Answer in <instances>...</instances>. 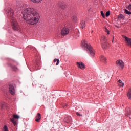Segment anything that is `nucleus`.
Segmentation results:
<instances>
[{
  "label": "nucleus",
  "instance_id": "nucleus-1",
  "mask_svg": "<svg viewBox=\"0 0 131 131\" xmlns=\"http://www.w3.org/2000/svg\"><path fill=\"white\" fill-rule=\"evenodd\" d=\"M23 17L28 24L30 25H36L39 21L40 16L37 11L34 8H28L22 12Z\"/></svg>",
  "mask_w": 131,
  "mask_h": 131
},
{
  "label": "nucleus",
  "instance_id": "nucleus-2",
  "mask_svg": "<svg viewBox=\"0 0 131 131\" xmlns=\"http://www.w3.org/2000/svg\"><path fill=\"white\" fill-rule=\"evenodd\" d=\"M8 15L9 17H11V23L13 30H14V31H19L20 30V26H19L18 22H17L16 19L14 17H13V16H14V10H9Z\"/></svg>",
  "mask_w": 131,
  "mask_h": 131
},
{
  "label": "nucleus",
  "instance_id": "nucleus-3",
  "mask_svg": "<svg viewBox=\"0 0 131 131\" xmlns=\"http://www.w3.org/2000/svg\"><path fill=\"white\" fill-rule=\"evenodd\" d=\"M81 46L83 48H86L88 50L87 51H89V53L92 57H94V56H95V51L94 49H93V48L91 47L90 44H88V42H86L85 40H83L81 41Z\"/></svg>",
  "mask_w": 131,
  "mask_h": 131
},
{
  "label": "nucleus",
  "instance_id": "nucleus-4",
  "mask_svg": "<svg viewBox=\"0 0 131 131\" xmlns=\"http://www.w3.org/2000/svg\"><path fill=\"white\" fill-rule=\"evenodd\" d=\"M20 118V116L18 115H13V118H10V121L13 123L14 125H17V123L16 119H19Z\"/></svg>",
  "mask_w": 131,
  "mask_h": 131
},
{
  "label": "nucleus",
  "instance_id": "nucleus-5",
  "mask_svg": "<svg viewBox=\"0 0 131 131\" xmlns=\"http://www.w3.org/2000/svg\"><path fill=\"white\" fill-rule=\"evenodd\" d=\"M116 65L118 67H121L122 69H123L124 67V62L122 60H118L116 61Z\"/></svg>",
  "mask_w": 131,
  "mask_h": 131
},
{
  "label": "nucleus",
  "instance_id": "nucleus-6",
  "mask_svg": "<svg viewBox=\"0 0 131 131\" xmlns=\"http://www.w3.org/2000/svg\"><path fill=\"white\" fill-rule=\"evenodd\" d=\"M9 92L10 94L13 95H15V88L14 87V85H13L12 84H9Z\"/></svg>",
  "mask_w": 131,
  "mask_h": 131
},
{
  "label": "nucleus",
  "instance_id": "nucleus-7",
  "mask_svg": "<svg viewBox=\"0 0 131 131\" xmlns=\"http://www.w3.org/2000/svg\"><path fill=\"white\" fill-rule=\"evenodd\" d=\"M61 35H63V36L65 35H67L68 33H69V29L67 28H63L61 30Z\"/></svg>",
  "mask_w": 131,
  "mask_h": 131
},
{
  "label": "nucleus",
  "instance_id": "nucleus-8",
  "mask_svg": "<svg viewBox=\"0 0 131 131\" xmlns=\"http://www.w3.org/2000/svg\"><path fill=\"white\" fill-rule=\"evenodd\" d=\"M77 66L78 68H80V69H81L82 70L85 68V66H84V63H83L82 62H77Z\"/></svg>",
  "mask_w": 131,
  "mask_h": 131
},
{
  "label": "nucleus",
  "instance_id": "nucleus-9",
  "mask_svg": "<svg viewBox=\"0 0 131 131\" xmlns=\"http://www.w3.org/2000/svg\"><path fill=\"white\" fill-rule=\"evenodd\" d=\"M40 119H41V115L40 113H38L36 116L35 121H36V122H39Z\"/></svg>",
  "mask_w": 131,
  "mask_h": 131
},
{
  "label": "nucleus",
  "instance_id": "nucleus-10",
  "mask_svg": "<svg viewBox=\"0 0 131 131\" xmlns=\"http://www.w3.org/2000/svg\"><path fill=\"white\" fill-rule=\"evenodd\" d=\"M100 59L101 62L104 63V64H106V63H107V58H106V57H105V56H101L100 57Z\"/></svg>",
  "mask_w": 131,
  "mask_h": 131
},
{
  "label": "nucleus",
  "instance_id": "nucleus-11",
  "mask_svg": "<svg viewBox=\"0 0 131 131\" xmlns=\"http://www.w3.org/2000/svg\"><path fill=\"white\" fill-rule=\"evenodd\" d=\"M102 47L103 49H107V48L109 47V43L106 42H103Z\"/></svg>",
  "mask_w": 131,
  "mask_h": 131
},
{
  "label": "nucleus",
  "instance_id": "nucleus-12",
  "mask_svg": "<svg viewBox=\"0 0 131 131\" xmlns=\"http://www.w3.org/2000/svg\"><path fill=\"white\" fill-rule=\"evenodd\" d=\"M127 96L129 100H131V89H129L127 93Z\"/></svg>",
  "mask_w": 131,
  "mask_h": 131
},
{
  "label": "nucleus",
  "instance_id": "nucleus-13",
  "mask_svg": "<svg viewBox=\"0 0 131 131\" xmlns=\"http://www.w3.org/2000/svg\"><path fill=\"white\" fill-rule=\"evenodd\" d=\"M126 116H130L131 115V109L129 108L125 114Z\"/></svg>",
  "mask_w": 131,
  "mask_h": 131
},
{
  "label": "nucleus",
  "instance_id": "nucleus-14",
  "mask_svg": "<svg viewBox=\"0 0 131 131\" xmlns=\"http://www.w3.org/2000/svg\"><path fill=\"white\" fill-rule=\"evenodd\" d=\"M10 66H11V67L13 71H17L18 68H17V67H16L15 66H13V65H12V64H11Z\"/></svg>",
  "mask_w": 131,
  "mask_h": 131
},
{
  "label": "nucleus",
  "instance_id": "nucleus-15",
  "mask_svg": "<svg viewBox=\"0 0 131 131\" xmlns=\"http://www.w3.org/2000/svg\"><path fill=\"white\" fill-rule=\"evenodd\" d=\"M16 8L18 11H21L23 9V5H17Z\"/></svg>",
  "mask_w": 131,
  "mask_h": 131
},
{
  "label": "nucleus",
  "instance_id": "nucleus-16",
  "mask_svg": "<svg viewBox=\"0 0 131 131\" xmlns=\"http://www.w3.org/2000/svg\"><path fill=\"white\" fill-rule=\"evenodd\" d=\"M80 27L82 28H84L85 27V23H84V21H82L80 23Z\"/></svg>",
  "mask_w": 131,
  "mask_h": 131
},
{
  "label": "nucleus",
  "instance_id": "nucleus-17",
  "mask_svg": "<svg viewBox=\"0 0 131 131\" xmlns=\"http://www.w3.org/2000/svg\"><path fill=\"white\" fill-rule=\"evenodd\" d=\"M54 62H56V66H58V65H59V63H60V60L59 59H54Z\"/></svg>",
  "mask_w": 131,
  "mask_h": 131
},
{
  "label": "nucleus",
  "instance_id": "nucleus-18",
  "mask_svg": "<svg viewBox=\"0 0 131 131\" xmlns=\"http://www.w3.org/2000/svg\"><path fill=\"white\" fill-rule=\"evenodd\" d=\"M72 19L74 22H76V21H77V17L75 15L73 16Z\"/></svg>",
  "mask_w": 131,
  "mask_h": 131
},
{
  "label": "nucleus",
  "instance_id": "nucleus-19",
  "mask_svg": "<svg viewBox=\"0 0 131 131\" xmlns=\"http://www.w3.org/2000/svg\"><path fill=\"white\" fill-rule=\"evenodd\" d=\"M33 3H35V4H38V3H40V2H41L42 0H31Z\"/></svg>",
  "mask_w": 131,
  "mask_h": 131
},
{
  "label": "nucleus",
  "instance_id": "nucleus-20",
  "mask_svg": "<svg viewBox=\"0 0 131 131\" xmlns=\"http://www.w3.org/2000/svg\"><path fill=\"white\" fill-rule=\"evenodd\" d=\"M60 9H62V10H65L66 9V6L65 5L62 4L60 6Z\"/></svg>",
  "mask_w": 131,
  "mask_h": 131
},
{
  "label": "nucleus",
  "instance_id": "nucleus-21",
  "mask_svg": "<svg viewBox=\"0 0 131 131\" xmlns=\"http://www.w3.org/2000/svg\"><path fill=\"white\" fill-rule=\"evenodd\" d=\"M125 13L126 14H127V15H131V12L128 11V10H127V9H125Z\"/></svg>",
  "mask_w": 131,
  "mask_h": 131
},
{
  "label": "nucleus",
  "instance_id": "nucleus-22",
  "mask_svg": "<svg viewBox=\"0 0 131 131\" xmlns=\"http://www.w3.org/2000/svg\"><path fill=\"white\" fill-rule=\"evenodd\" d=\"M119 19H124V16L123 14H120L118 15Z\"/></svg>",
  "mask_w": 131,
  "mask_h": 131
},
{
  "label": "nucleus",
  "instance_id": "nucleus-23",
  "mask_svg": "<svg viewBox=\"0 0 131 131\" xmlns=\"http://www.w3.org/2000/svg\"><path fill=\"white\" fill-rule=\"evenodd\" d=\"M101 40H103V41L104 42H106V37H105L104 36H103L101 37Z\"/></svg>",
  "mask_w": 131,
  "mask_h": 131
},
{
  "label": "nucleus",
  "instance_id": "nucleus-24",
  "mask_svg": "<svg viewBox=\"0 0 131 131\" xmlns=\"http://www.w3.org/2000/svg\"><path fill=\"white\" fill-rule=\"evenodd\" d=\"M104 31H105V32L107 33V34H110V31H109V30H108V29H106V28H104Z\"/></svg>",
  "mask_w": 131,
  "mask_h": 131
},
{
  "label": "nucleus",
  "instance_id": "nucleus-25",
  "mask_svg": "<svg viewBox=\"0 0 131 131\" xmlns=\"http://www.w3.org/2000/svg\"><path fill=\"white\" fill-rule=\"evenodd\" d=\"M106 17H109L110 16V11H107L105 14Z\"/></svg>",
  "mask_w": 131,
  "mask_h": 131
},
{
  "label": "nucleus",
  "instance_id": "nucleus-26",
  "mask_svg": "<svg viewBox=\"0 0 131 131\" xmlns=\"http://www.w3.org/2000/svg\"><path fill=\"white\" fill-rule=\"evenodd\" d=\"M4 131H9V130L8 129V126H7L6 125H5L4 127Z\"/></svg>",
  "mask_w": 131,
  "mask_h": 131
},
{
  "label": "nucleus",
  "instance_id": "nucleus-27",
  "mask_svg": "<svg viewBox=\"0 0 131 131\" xmlns=\"http://www.w3.org/2000/svg\"><path fill=\"white\" fill-rule=\"evenodd\" d=\"M100 13L102 17H103V18H105V14H104V12L103 11H101Z\"/></svg>",
  "mask_w": 131,
  "mask_h": 131
},
{
  "label": "nucleus",
  "instance_id": "nucleus-28",
  "mask_svg": "<svg viewBox=\"0 0 131 131\" xmlns=\"http://www.w3.org/2000/svg\"><path fill=\"white\" fill-rule=\"evenodd\" d=\"M76 115H77V116H82V115L81 114H80L78 112L76 113Z\"/></svg>",
  "mask_w": 131,
  "mask_h": 131
},
{
  "label": "nucleus",
  "instance_id": "nucleus-29",
  "mask_svg": "<svg viewBox=\"0 0 131 131\" xmlns=\"http://www.w3.org/2000/svg\"><path fill=\"white\" fill-rule=\"evenodd\" d=\"M121 84H119L118 85H119L120 86H122V88H123V86H124V83H121Z\"/></svg>",
  "mask_w": 131,
  "mask_h": 131
},
{
  "label": "nucleus",
  "instance_id": "nucleus-30",
  "mask_svg": "<svg viewBox=\"0 0 131 131\" xmlns=\"http://www.w3.org/2000/svg\"><path fill=\"white\" fill-rule=\"evenodd\" d=\"M128 10H131V4L127 7Z\"/></svg>",
  "mask_w": 131,
  "mask_h": 131
},
{
  "label": "nucleus",
  "instance_id": "nucleus-31",
  "mask_svg": "<svg viewBox=\"0 0 131 131\" xmlns=\"http://www.w3.org/2000/svg\"><path fill=\"white\" fill-rule=\"evenodd\" d=\"M6 107V104H3L1 106L2 109H4Z\"/></svg>",
  "mask_w": 131,
  "mask_h": 131
},
{
  "label": "nucleus",
  "instance_id": "nucleus-32",
  "mask_svg": "<svg viewBox=\"0 0 131 131\" xmlns=\"http://www.w3.org/2000/svg\"><path fill=\"white\" fill-rule=\"evenodd\" d=\"M118 82H119V83H122V81H121V80H118Z\"/></svg>",
  "mask_w": 131,
  "mask_h": 131
},
{
  "label": "nucleus",
  "instance_id": "nucleus-33",
  "mask_svg": "<svg viewBox=\"0 0 131 131\" xmlns=\"http://www.w3.org/2000/svg\"><path fill=\"white\" fill-rule=\"evenodd\" d=\"M63 107L64 108H66L67 107V104H66V105H63Z\"/></svg>",
  "mask_w": 131,
  "mask_h": 131
},
{
  "label": "nucleus",
  "instance_id": "nucleus-34",
  "mask_svg": "<svg viewBox=\"0 0 131 131\" xmlns=\"http://www.w3.org/2000/svg\"><path fill=\"white\" fill-rule=\"evenodd\" d=\"M113 39H114V37H113L112 42H113Z\"/></svg>",
  "mask_w": 131,
  "mask_h": 131
},
{
  "label": "nucleus",
  "instance_id": "nucleus-35",
  "mask_svg": "<svg viewBox=\"0 0 131 131\" xmlns=\"http://www.w3.org/2000/svg\"><path fill=\"white\" fill-rule=\"evenodd\" d=\"M38 64H39V63H37V66H38Z\"/></svg>",
  "mask_w": 131,
  "mask_h": 131
},
{
  "label": "nucleus",
  "instance_id": "nucleus-36",
  "mask_svg": "<svg viewBox=\"0 0 131 131\" xmlns=\"http://www.w3.org/2000/svg\"><path fill=\"white\" fill-rule=\"evenodd\" d=\"M67 122V123H68L69 122V121H68V122Z\"/></svg>",
  "mask_w": 131,
  "mask_h": 131
}]
</instances>
